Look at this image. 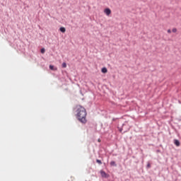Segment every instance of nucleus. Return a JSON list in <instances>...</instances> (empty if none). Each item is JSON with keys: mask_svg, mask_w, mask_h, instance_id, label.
I'll list each match as a JSON object with an SVG mask.
<instances>
[{"mask_svg": "<svg viewBox=\"0 0 181 181\" xmlns=\"http://www.w3.org/2000/svg\"><path fill=\"white\" fill-rule=\"evenodd\" d=\"M76 118L81 124H87V111L81 105L76 106Z\"/></svg>", "mask_w": 181, "mask_h": 181, "instance_id": "f257e3e1", "label": "nucleus"}, {"mask_svg": "<svg viewBox=\"0 0 181 181\" xmlns=\"http://www.w3.org/2000/svg\"><path fill=\"white\" fill-rule=\"evenodd\" d=\"M103 12L107 16H110L111 15V9L108 8H105Z\"/></svg>", "mask_w": 181, "mask_h": 181, "instance_id": "f03ea898", "label": "nucleus"}, {"mask_svg": "<svg viewBox=\"0 0 181 181\" xmlns=\"http://www.w3.org/2000/svg\"><path fill=\"white\" fill-rule=\"evenodd\" d=\"M174 144L175 145H176V146H180V142L179 141V140H174Z\"/></svg>", "mask_w": 181, "mask_h": 181, "instance_id": "7ed1b4c3", "label": "nucleus"}, {"mask_svg": "<svg viewBox=\"0 0 181 181\" xmlns=\"http://www.w3.org/2000/svg\"><path fill=\"white\" fill-rule=\"evenodd\" d=\"M100 175L102 177H107V173L103 170L100 171Z\"/></svg>", "mask_w": 181, "mask_h": 181, "instance_id": "20e7f679", "label": "nucleus"}, {"mask_svg": "<svg viewBox=\"0 0 181 181\" xmlns=\"http://www.w3.org/2000/svg\"><path fill=\"white\" fill-rule=\"evenodd\" d=\"M60 32H62V33H64L66 32V28L64 27H61L59 28Z\"/></svg>", "mask_w": 181, "mask_h": 181, "instance_id": "39448f33", "label": "nucleus"}, {"mask_svg": "<svg viewBox=\"0 0 181 181\" xmlns=\"http://www.w3.org/2000/svg\"><path fill=\"white\" fill-rule=\"evenodd\" d=\"M49 69L50 70H54V71L57 70V68H54V66L53 65H49Z\"/></svg>", "mask_w": 181, "mask_h": 181, "instance_id": "423d86ee", "label": "nucleus"}, {"mask_svg": "<svg viewBox=\"0 0 181 181\" xmlns=\"http://www.w3.org/2000/svg\"><path fill=\"white\" fill-rule=\"evenodd\" d=\"M101 71H102V73L105 74L108 71V70L107 69V68L104 67L102 69Z\"/></svg>", "mask_w": 181, "mask_h": 181, "instance_id": "0eeeda50", "label": "nucleus"}, {"mask_svg": "<svg viewBox=\"0 0 181 181\" xmlns=\"http://www.w3.org/2000/svg\"><path fill=\"white\" fill-rule=\"evenodd\" d=\"M110 165L111 166H117V164H115V161H111Z\"/></svg>", "mask_w": 181, "mask_h": 181, "instance_id": "6e6552de", "label": "nucleus"}, {"mask_svg": "<svg viewBox=\"0 0 181 181\" xmlns=\"http://www.w3.org/2000/svg\"><path fill=\"white\" fill-rule=\"evenodd\" d=\"M172 32L173 33H176V32H177V28H173Z\"/></svg>", "mask_w": 181, "mask_h": 181, "instance_id": "1a4fd4ad", "label": "nucleus"}, {"mask_svg": "<svg viewBox=\"0 0 181 181\" xmlns=\"http://www.w3.org/2000/svg\"><path fill=\"white\" fill-rule=\"evenodd\" d=\"M62 67H63L64 69H66V68L67 67V64H66L65 62H64V63L62 64Z\"/></svg>", "mask_w": 181, "mask_h": 181, "instance_id": "9d476101", "label": "nucleus"}, {"mask_svg": "<svg viewBox=\"0 0 181 181\" xmlns=\"http://www.w3.org/2000/svg\"><path fill=\"white\" fill-rule=\"evenodd\" d=\"M97 163H98L99 165H102L103 162H101V160H96Z\"/></svg>", "mask_w": 181, "mask_h": 181, "instance_id": "9b49d317", "label": "nucleus"}, {"mask_svg": "<svg viewBox=\"0 0 181 181\" xmlns=\"http://www.w3.org/2000/svg\"><path fill=\"white\" fill-rule=\"evenodd\" d=\"M45 48L41 49V53L44 54V53H45Z\"/></svg>", "mask_w": 181, "mask_h": 181, "instance_id": "f8f14e48", "label": "nucleus"}, {"mask_svg": "<svg viewBox=\"0 0 181 181\" xmlns=\"http://www.w3.org/2000/svg\"><path fill=\"white\" fill-rule=\"evenodd\" d=\"M147 168H148V169H149V168H151V163H148L147 164Z\"/></svg>", "mask_w": 181, "mask_h": 181, "instance_id": "ddd939ff", "label": "nucleus"}, {"mask_svg": "<svg viewBox=\"0 0 181 181\" xmlns=\"http://www.w3.org/2000/svg\"><path fill=\"white\" fill-rule=\"evenodd\" d=\"M168 33H172V30H170V29L168 30Z\"/></svg>", "mask_w": 181, "mask_h": 181, "instance_id": "4468645a", "label": "nucleus"}, {"mask_svg": "<svg viewBox=\"0 0 181 181\" xmlns=\"http://www.w3.org/2000/svg\"><path fill=\"white\" fill-rule=\"evenodd\" d=\"M98 142H101V141L100 139H98Z\"/></svg>", "mask_w": 181, "mask_h": 181, "instance_id": "2eb2a0df", "label": "nucleus"}]
</instances>
